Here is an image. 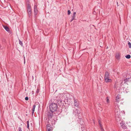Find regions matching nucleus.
<instances>
[{"mask_svg": "<svg viewBox=\"0 0 131 131\" xmlns=\"http://www.w3.org/2000/svg\"><path fill=\"white\" fill-rule=\"evenodd\" d=\"M106 101L107 103L109 102V100L108 97H107L106 98Z\"/></svg>", "mask_w": 131, "mask_h": 131, "instance_id": "nucleus-22", "label": "nucleus"}, {"mask_svg": "<svg viewBox=\"0 0 131 131\" xmlns=\"http://www.w3.org/2000/svg\"><path fill=\"white\" fill-rule=\"evenodd\" d=\"M92 121H93V123H94V124L95 122H94V119H93Z\"/></svg>", "mask_w": 131, "mask_h": 131, "instance_id": "nucleus-31", "label": "nucleus"}, {"mask_svg": "<svg viewBox=\"0 0 131 131\" xmlns=\"http://www.w3.org/2000/svg\"><path fill=\"white\" fill-rule=\"evenodd\" d=\"M79 113V111L77 109H76L74 112V114L75 115H78Z\"/></svg>", "mask_w": 131, "mask_h": 131, "instance_id": "nucleus-15", "label": "nucleus"}, {"mask_svg": "<svg viewBox=\"0 0 131 131\" xmlns=\"http://www.w3.org/2000/svg\"><path fill=\"white\" fill-rule=\"evenodd\" d=\"M27 10L28 16L29 17H30L31 15V6L29 4H27Z\"/></svg>", "mask_w": 131, "mask_h": 131, "instance_id": "nucleus-4", "label": "nucleus"}, {"mask_svg": "<svg viewBox=\"0 0 131 131\" xmlns=\"http://www.w3.org/2000/svg\"><path fill=\"white\" fill-rule=\"evenodd\" d=\"M116 100L117 102H118L119 101L120 99H119V97L118 96H117L116 97Z\"/></svg>", "mask_w": 131, "mask_h": 131, "instance_id": "nucleus-18", "label": "nucleus"}, {"mask_svg": "<svg viewBox=\"0 0 131 131\" xmlns=\"http://www.w3.org/2000/svg\"><path fill=\"white\" fill-rule=\"evenodd\" d=\"M74 18H72L70 20V22H71L74 19Z\"/></svg>", "mask_w": 131, "mask_h": 131, "instance_id": "nucleus-29", "label": "nucleus"}, {"mask_svg": "<svg viewBox=\"0 0 131 131\" xmlns=\"http://www.w3.org/2000/svg\"><path fill=\"white\" fill-rule=\"evenodd\" d=\"M71 13V12L70 10H68V15H70Z\"/></svg>", "mask_w": 131, "mask_h": 131, "instance_id": "nucleus-25", "label": "nucleus"}, {"mask_svg": "<svg viewBox=\"0 0 131 131\" xmlns=\"http://www.w3.org/2000/svg\"><path fill=\"white\" fill-rule=\"evenodd\" d=\"M27 127L28 129H29V121H28L27 122Z\"/></svg>", "mask_w": 131, "mask_h": 131, "instance_id": "nucleus-24", "label": "nucleus"}, {"mask_svg": "<svg viewBox=\"0 0 131 131\" xmlns=\"http://www.w3.org/2000/svg\"><path fill=\"white\" fill-rule=\"evenodd\" d=\"M120 124L122 128L124 129H126L127 128L126 126L125 125V124L122 121L120 123Z\"/></svg>", "mask_w": 131, "mask_h": 131, "instance_id": "nucleus-8", "label": "nucleus"}, {"mask_svg": "<svg viewBox=\"0 0 131 131\" xmlns=\"http://www.w3.org/2000/svg\"><path fill=\"white\" fill-rule=\"evenodd\" d=\"M18 131H22L21 128L20 127H19L18 128Z\"/></svg>", "mask_w": 131, "mask_h": 131, "instance_id": "nucleus-26", "label": "nucleus"}, {"mask_svg": "<svg viewBox=\"0 0 131 131\" xmlns=\"http://www.w3.org/2000/svg\"><path fill=\"white\" fill-rule=\"evenodd\" d=\"M34 14L35 17L36 16V15L37 14L38 10L37 9V6L36 5H35L34 7Z\"/></svg>", "mask_w": 131, "mask_h": 131, "instance_id": "nucleus-7", "label": "nucleus"}, {"mask_svg": "<svg viewBox=\"0 0 131 131\" xmlns=\"http://www.w3.org/2000/svg\"><path fill=\"white\" fill-rule=\"evenodd\" d=\"M117 6H118V2H117Z\"/></svg>", "mask_w": 131, "mask_h": 131, "instance_id": "nucleus-32", "label": "nucleus"}, {"mask_svg": "<svg viewBox=\"0 0 131 131\" xmlns=\"http://www.w3.org/2000/svg\"><path fill=\"white\" fill-rule=\"evenodd\" d=\"M120 53H116L115 54V57L117 59H119L120 58Z\"/></svg>", "mask_w": 131, "mask_h": 131, "instance_id": "nucleus-10", "label": "nucleus"}, {"mask_svg": "<svg viewBox=\"0 0 131 131\" xmlns=\"http://www.w3.org/2000/svg\"><path fill=\"white\" fill-rule=\"evenodd\" d=\"M129 78H126L124 80V83H126V82H128L129 81Z\"/></svg>", "mask_w": 131, "mask_h": 131, "instance_id": "nucleus-19", "label": "nucleus"}, {"mask_svg": "<svg viewBox=\"0 0 131 131\" xmlns=\"http://www.w3.org/2000/svg\"><path fill=\"white\" fill-rule=\"evenodd\" d=\"M130 55H127L126 56H125V57L127 58V59H129V58H130Z\"/></svg>", "mask_w": 131, "mask_h": 131, "instance_id": "nucleus-20", "label": "nucleus"}, {"mask_svg": "<svg viewBox=\"0 0 131 131\" xmlns=\"http://www.w3.org/2000/svg\"><path fill=\"white\" fill-rule=\"evenodd\" d=\"M58 106L57 105L54 103H52L50 104L49 106L50 111L54 112L57 111Z\"/></svg>", "mask_w": 131, "mask_h": 131, "instance_id": "nucleus-2", "label": "nucleus"}, {"mask_svg": "<svg viewBox=\"0 0 131 131\" xmlns=\"http://www.w3.org/2000/svg\"><path fill=\"white\" fill-rule=\"evenodd\" d=\"M65 95L64 94H60V99L57 100V103L59 105L61 106L62 104V101L64 99L63 98V96Z\"/></svg>", "mask_w": 131, "mask_h": 131, "instance_id": "nucleus-3", "label": "nucleus"}, {"mask_svg": "<svg viewBox=\"0 0 131 131\" xmlns=\"http://www.w3.org/2000/svg\"><path fill=\"white\" fill-rule=\"evenodd\" d=\"M54 114H55L54 112L50 110L48 111L47 113V117L49 121L50 120L51 121L53 119V118L54 116Z\"/></svg>", "mask_w": 131, "mask_h": 131, "instance_id": "nucleus-1", "label": "nucleus"}, {"mask_svg": "<svg viewBox=\"0 0 131 131\" xmlns=\"http://www.w3.org/2000/svg\"><path fill=\"white\" fill-rule=\"evenodd\" d=\"M4 28L5 29L7 32H10V31L9 30V28H8V27L6 26H4Z\"/></svg>", "mask_w": 131, "mask_h": 131, "instance_id": "nucleus-13", "label": "nucleus"}, {"mask_svg": "<svg viewBox=\"0 0 131 131\" xmlns=\"http://www.w3.org/2000/svg\"><path fill=\"white\" fill-rule=\"evenodd\" d=\"M116 85H117V84H116H116L114 85V88H116V89H117V87L116 86Z\"/></svg>", "mask_w": 131, "mask_h": 131, "instance_id": "nucleus-27", "label": "nucleus"}, {"mask_svg": "<svg viewBox=\"0 0 131 131\" xmlns=\"http://www.w3.org/2000/svg\"><path fill=\"white\" fill-rule=\"evenodd\" d=\"M39 92V90L38 89H37L36 92L38 93Z\"/></svg>", "mask_w": 131, "mask_h": 131, "instance_id": "nucleus-30", "label": "nucleus"}, {"mask_svg": "<svg viewBox=\"0 0 131 131\" xmlns=\"http://www.w3.org/2000/svg\"><path fill=\"white\" fill-rule=\"evenodd\" d=\"M105 82L106 83L110 82H112V80L109 78L104 79Z\"/></svg>", "mask_w": 131, "mask_h": 131, "instance_id": "nucleus-11", "label": "nucleus"}, {"mask_svg": "<svg viewBox=\"0 0 131 131\" xmlns=\"http://www.w3.org/2000/svg\"><path fill=\"white\" fill-rule=\"evenodd\" d=\"M99 124L101 127V130H102V131H104V129L102 127V125L101 124L100 122V121H99Z\"/></svg>", "mask_w": 131, "mask_h": 131, "instance_id": "nucleus-16", "label": "nucleus"}, {"mask_svg": "<svg viewBox=\"0 0 131 131\" xmlns=\"http://www.w3.org/2000/svg\"><path fill=\"white\" fill-rule=\"evenodd\" d=\"M25 99L26 100H28V97H25Z\"/></svg>", "mask_w": 131, "mask_h": 131, "instance_id": "nucleus-28", "label": "nucleus"}, {"mask_svg": "<svg viewBox=\"0 0 131 131\" xmlns=\"http://www.w3.org/2000/svg\"><path fill=\"white\" fill-rule=\"evenodd\" d=\"M109 76L108 72L107 71L106 72L105 74L104 79L110 78Z\"/></svg>", "mask_w": 131, "mask_h": 131, "instance_id": "nucleus-9", "label": "nucleus"}, {"mask_svg": "<svg viewBox=\"0 0 131 131\" xmlns=\"http://www.w3.org/2000/svg\"><path fill=\"white\" fill-rule=\"evenodd\" d=\"M73 98L74 101V106L76 107H78L79 105L78 100L76 99L75 98H74L73 97Z\"/></svg>", "mask_w": 131, "mask_h": 131, "instance_id": "nucleus-6", "label": "nucleus"}, {"mask_svg": "<svg viewBox=\"0 0 131 131\" xmlns=\"http://www.w3.org/2000/svg\"><path fill=\"white\" fill-rule=\"evenodd\" d=\"M35 107H36L35 105H33V108H32V115H33V113L34 112L35 109Z\"/></svg>", "mask_w": 131, "mask_h": 131, "instance_id": "nucleus-14", "label": "nucleus"}, {"mask_svg": "<svg viewBox=\"0 0 131 131\" xmlns=\"http://www.w3.org/2000/svg\"><path fill=\"white\" fill-rule=\"evenodd\" d=\"M76 14V12H74L73 13V14H72V18L75 19V17Z\"/></svg>", "mask_w": 131, "mask_h": 131, "instance_id": "nucleus-17", "label": "nucleus"}, {"mask_svg": "<svg viewBox=\"0 0 131 131\" xmlns=\"http://www.w3.org/2000/svg\"><path fill=\"white\" fill-rule=\"evenodd\" d=\"M19 44L22 46H23V44L22 42V41L20 40L19 39Z\"/></svg>", "mask_w": 131, "mask_h": 131, "instance_id": "nucleus-21", "label": "nucleus"}, {"mask_svg": "<svg viewBox=\"0 0 131 131\" xmlns=\"http://www.w3.org/2000/svg\"><path fill=\"white\" fill-rule=\"evenodd\" d=\"M52 128L51 125L48 124L47 125V131H52Z\"/></svg>", "mask_w": 131, "mask_h": 131, "instance_id": "nucleus-5", "label": "nucleus"}, {"mask_svg": "<svg viewBox=\"0 0 131 131\" xmlns=\"http://www.w3.org/2000/svg\"><path fill=\"white\" fill-rule=\"evenodd\" d=\"M128 45L129 46V48H131V43L130 42H128Z\"/></svg>", "mask_w": 131, "mask_h": 131, "instance_id": "nucleus-23", "label": "nucleus"}, {"mask_svg": "<svg viewBox=\"0 0 131 131\" xmlns=\"http://www.w3.org/2000/svg\"><path fill=\"white\" fill-rule=\"evenodd\" d=\"M115 112L116 115H117V116L119 115L120 113V111L119 109L115 110Z\"/></svg>", "mask_w": 131, "mask_h": 131, "instance_id": "nucleus-12", "label": "nucleus"}]
</instances>
